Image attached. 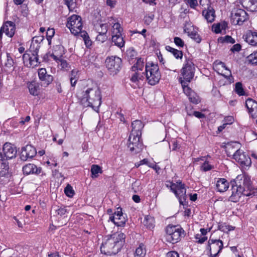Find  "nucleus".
Segmentation results:
<instances>
[{
    "label": "nucleus",
    "instance_id": "obj_6",
    "mask_svg": "<svg viewBox=\"0 0 257 257\" xmlns=\"http://www.w3.org/2000/svg\"><path fill=\"white\" fill-rule=\"evenodd\" d=\"M195 70L194 64L192 60L186 58L184 64L181 70V74L183 77V80L190 82L194 76Z\"/></svg>",
    "mask_w": 257,
    "mask_h": 257
},
{
    "label": "nucleus",
    "instance_id": "obj_3",
    "mask_svg": "<svg viewBox=\"0 0 257 257\" xmlns=\"http://www.w3.org/2000/svg\"><path fill=\"white\" fill-rule=\"evenodd\" d=\"M239 178V176L236 178L234 182L235 184H232V194L230 197L231 201L234 202L238 201L242 195L249 196L253 193L252 192V187L250 184L248 180L246 178H244L243 181L244 186L242 187L240 182H237Z\"/></svg>",
    "mask_w": 257,
    "mask_h": 257
},
{
    "label": "nucleus",
    "instance_id": "obj_47",
    "mask_svg": "<svg viewBox=\"0 0 257 257\" xmlns=\"http://www.w3.org/2000/svg\"><path fill=\"white\" fill-rule=\"evenodd\" d=\"M54 34H55V30L54 29L49 28L47 30V32H46V37H47V39L48 41L49 45L51 44V39L54 36Z\"/></svg>",
    "mask_w": 257,
    "mask_h": 257
},
{
    "label": "nucleus",
    "instance_id": "obj_62",
    "mask_svg": "<svg viewBox=\"0 0 257 257\" xmlns=\"http://www.w3.org/2000/svg\"><path fill=\"white\" fill-rule=\"evenodd\" d=\"M78 71L77 70H72L70 78H73V79H78Z\"/></svg>",
    "mask_w": 257,
    "mask_h": 257
},
{
    "label": "nucleus",
    "instance_id": "obj_64",
    "mask_svg": "<svg viewBox=\"0 0 257 257\" xmlns=\"http://www.w3.org/2000/svg\"><path fill=\"white\" fill-rule=\"evenodd\" d=\"M225 123L227 124H231L234 121V118L231 116H228L225 118Z\"/></svg>",
    "mask_w": 257,
    "mask_h": 257
},
{
    "label": "nucleus",
    "instance_id": "obj_26",
    "mask_svg": "<svg viewBox=\"0 0 257 257\" xmlns=\"http://www.w3.org/2000/svg\"><path fill=\"white\" fill-rule=\"evenodd\" d=\"M202 15L208 23H212L214 21L215 11L212 8L203 11Z\"/></svg>",
    "mask_w": 257,
    "mask_h": 257
},
{
    "label": "nucleus",
    "instance_id": "obj_19",
    "mask_svg": "<svg viewBox=\"0 0 257 257\" xmlns=\"http://www.w3.org/2000/svg\"><path fill=\"white\" fill-rule=\"evenodd\" d=\"M245 106L252 117H257V102L251 98H248L245 101Z\"/></svg>",
    "mask_w": 257,
    "mask_h": 257
},
{
    "label": "nucleus",
    "instance_id": "obj_60",
    "mask_svg": "<svg viewBox=\"0 0 257 257\" xmlns=\"http://www.w3.org/2000/svg\"><path fill=\"white\" fill-rule=\"evenodd\" d=\"M212 29L216 34H218L221 32V28L219 24L216 25H213L212 26Z\"/></svg>",
    "mask_w": 257,
    "mask_h": 257
},
{
    "label": "nucleus",
    "instance_id": "obj_58",
    "mask_svg": "<svg viewBox=\"0 0 257 257\" xmlns=\"http://www.w3.org/2000/svg\"><path fill=\"white\" fill-rule=\"evenodd\" d=\"M44 40V37L42 36H35L32 39V42L35 43H41Z\"/></svg>",
    "mask_w": 257,
    "mask_h": 257
},
{
    "label": "nucleus",
    "instance_id": "obj_50",
    "mask_svg": "<svg viewBox=\"0 0 257 257\" xmlns=\"http://www.w3.org/2000/svg\"><path fill=\"white\" fill-rule=\"evenodd\" d=\"M154 19V15L151 14L149 15H146L144 17V21L145 23L149 25H150Z\"/></svg>",
    "mask_w": 257,
    "mask_h": 257
},
{
    "label": "nucleus",
    "instance_id": "obj_27",
    "mask_svg": "<svg viewBox=\"0 0 257 257\" xmlns=\"http://www.w3.org/2000/svg\"><path fill=\"white\" fill-rule=\"evenodd\" d=\"M108 25L107 23H97L94 25L95 31L98 34H106L108 31Z\"/></svg>",
    "mask_w": 257,
    "mask_h": 257
},
{
    "label": "nucleus",
    "instance_id": "obj_28",
    "mask_svg": "<svg viewBox=\"0 0 257 257\" xmlns=\"http://www.w3.org/2000/svg\"><path fill=\"white\" fill-rule=\"evenodd\" d=\"M31 56V53L30 54L28 53V51H27L25 53L23 54V59L24 63L26 66L34 68L36 67V64H35V62L34 61H33L32 60L31 61H30Z\"/></svg>",
    "mask_w": 257,
    "mask_h": 257
},
{
    "label": "nucleus",
    "instance_id": "obj_40",
    "mask_svg": "<svg viewBox=\"0 0 257 257\" xmlns=\"http://www.w3.org/2000/svg\"><path fill=\"white\" fill-rule=\"evenodd\" d=\"M38 49L37 48H36L35 50H34L33 52H32L31 51H29V53H31V60L33 61H34L36 64V66H38V65L40 63V62L38 61Z\"/></svg>",
    "mask_w": 257,
    "mask_h": 257
},
{
    "label": "nucleus",
    "instance_id": "obj_10",
    "mask_svg": "<svg viewBox=\"0 0 257 257\" xmlns=\"http://www.w3.org/2000/svg\"><path fill=\"white\" fill-rule=\"evenodd\" d=\"M122 29L121 28L119 23H116L112 26V41L114 45L119 48H121L124 45V41L121 36V32Z\"/></svg>",
    "mask_w": 257,
    "mask_h": 257
},
{
    "label": "nucleus",
    "instance_id": "obj_59",
    "mask_svg": "<svg viewBox=\"0 0 257 257\" xmlns=\"http://www.w3.org/2000/svg\"><path fill=\"white\" fill-rule=\"evenodd\" d=\"M188 115H191L192 114L189 113L188 112ZM192 115H194L195 117L199 118H204L205 117V115L203 113H202L199 111H193Z\"/></svg>",
    "mask_w": 257,
    "mask_h": 257
},
{
    "label": "nucleus",
    "instance_id": "obj_20",
    "mask_svg": "<svg viewBox=\"0 0 257 257\" xmlns=\"http://www.w3.org/2000/svg\"><path fill=\"white\" fill-rule=\"evenodd\" d=\"M240 3L247 10L257 12V0H240Z\"/></svg>",
    "mask_w": 257,
    "mask_h": 257
},
{
    "label": "nucleus",
    "instance_id": "obj_30",
    "mask_svg": "<svg viewBox=\"0 0 257 257\" xmlns=\"http://www.w3.org/2000/svg\"><path fill=\"white\" fill-rule=\"evenodd\" d=\"M127 146L132 153L137 154L142 150L143 144L142 143H137L136 142L134 144H128Z\"/></svg>",
    "mask_w": 257,
    "mask_h": 257
},
{
    "label": "nucleus",
    "instance_id": "obj_21",
    "mask_svg": "<svg viewBox=\"0 0 257 257\" xmlns=\"http://www.w3.org/2000/svg\"><path fill=\"white\" fill-rule=\"evenodd\" d=\"M2 27H5L3 32L5 33L6 35L10 37H12L14 36L15 31V27L13 22L7 21Z\"/></svg>",
    "mask_w": 257,
    "mask_h": 257
},
{
    "label": "nucleus",
    "instance_id": "obj_63",
    "mask_svg": "<svg viewBox=\"0 0 257 257\" xmlns=\"http://www.w3.org/2000/svg\"><path fill=\"white\" fill-rule=\"evenodd\" d=\"M166 257H179V255L177 252L171 251L166 254Z\"/></svg>",
    "mask_w": 257,
    "mask_h": 257
},
{
    "label": "nucleus",
    "instance_id": "obj_48",
    "mask_svg": "<svg viewBox=\"0 0 257 257\" xmlns=\"http://www.w3.org/2000/svg\"><path fill=\"white\" fill-rule=\"evenodd\" d=\"M229 227H230V225H227L225 223H220L218 225V229L223 232H226L234 229L233 227H231V229H229Z\"/></svg>",
    "mask_w": 257,
    "mask_h": 257
},
{
    "label": "nucleus",
    "instance_id": "obj_5",
    "mask_svg": "<svg viewBox=\"0 0 257 257\" xmlns=\"http://www.w3.org/2000/svg\"><path fill=\"white\" fill-rule=\"evenodd\" d=\"M167 241L173 244L179 241L185 235L183 229L179 225H169L166 229Z\"/></svg>",
    "mask_w": 257,
    "mask_h": 257
},
{
    "label": "nucleus",
    "instance_id": "obj_9",
    "mask_svg": "<svg viewBox=\"0 0 257 257\" xmlns=\"http://www.w3.org/2000/svg\"><path fill=\"white\" fill-rule=\"evenodd\" d=\"M121 59L116 56H111L106 58L105 60L106 67L111 74L115 75L120 70L121 66Z\"/></svg>",
    "mask_w": 257,
    "mask_h": 257
},
{
    "label": "nucleus",
    "instance_id": "obj_46",
    "mask_svg": "<svg viewBox=\"0 0 257 257\" xmlns=\"http://www.w3.org/2000/svg\"><path fill=\"white\" fill-rule=\"evenodd\" d=\"M220 40L222 43L234 44L235 42V40L228 35L225 36L224 37H220Z\"/></svg>",
    "mask_w": 257,
    "mask_h": 257
},
{
    "label": "nucleus",
    "instance_id": "obj_4",
    "mask_svg": "<svg viewBox=\"0 0 257 257\" xmlns=\"http://www.w3.org/2000/svg\"><path fill=\"white\" fill-rule=\"evenodd\" d=\"M145 69L146 77L148 83L151 85L157 84L161 77L158 64L148 62L146 64Z\"/></svg>",
    "mask_w": 257,
    "mask_h": 257
},
{
    "label": "nucleus",
    "instance_id": "obj_29",
    "mask_svg": "<svg viewBox=\"0 0 257 257\" xmlns=\"http://www.w3.org/2000/svg\"><path fill=\"white\" fill-rule=\"evenodd\" d=\"M0 163V177H4L8 174L9 164L6 160H1Z\"/></svg>",
    "mask_w": 257,
    "mask_h": 257
},
{
    "label": "nucleus",
    "instance_id": "obj_8",
    "mask_svg": "<svg viewBox=\"0 0 257 257\" xmlns=\"http://www.w3.org/2000/svg\"><path fill=\"white\" fill-rule=\"evenodd\" d=\"M170 188L179 199L180 204L184 205L187 199L186 189L185 185L182 184L181 182H177L176 184H172Z\"/></svg>",
    "mask_w": 257,
    "mask_h": 257
},
{
    "label": "nucleus",
    "instance_id": "obj_15",
    "mask_svg": "<svg viewBox=\"0 0 257 257\" xmlns=\"http://www.w3.org/2000/svg\"><path fill=\"white\" fill-rule=\"evenodd\" d=\"M38 73L39 78L41 81L42 85L47 86L53 81V77L47 73L45 68L39 69Z\"/></svg>",
    "mask_w": 257,
    "mask_h": 257
},
{
    "label": "nucleus",
    "instance_id": "obj_25",
    "mask_svg": "<svg viewBox=\"0 0 257 257\" xmlns=\"http://www.w3.org/2000/svg\"><path fill=\"white\" fill-rule=\"evenodd\" d=\"M245 40L249 45L254 46L257 45V33L249 32L245 36Z\"/></svg>",
    "mask_w": 257,
    "mask_h": 257
},
{
    "label": "nucleus",
    "instance_id": "obj_45",
    "mask_svg": "<svg viewBox=\"0 0 257 257\" xmlns=\"http://www.w3.org/2000/svg\"><path fill=\"white\" fill-rule=\"evenodd\" d=\"M144 77L142 75L138 72H135L131 77V81L133 82L136 83L140 80H143Z\"/></svg>",
    "mask_w": 257,
    "mask_h": 257
},
{
    "label": "nucleus",
    "instance_id": "obj_18",
    "mask_svg": "<svg viewBox=\"0 0 257 257\" xmlns=\"http://www.w3.org/2000/svg\"><path fill=\"white\" fill-rule=\"evenodd\" d=\"M50 57L53 59L54 60L56 61L58 65L61 67V69L67 70L69 68V64L67 62L62 58V54L58 55L56 53V51H55V53L49 55Z\"/></svg>",
    "mask_w": 257,
    "mask_h": 257
},
{
    "label": "nucleus",
    "instance_id": "obj_22",
    "mask_svg": "<svg viewBox=\"0 0 257 257\" xmlns=\"http://www.w3.org/2000/svg\"><path fill=\"white\" fill-rule=\"evenodd\" d=\"M229 187V183L224 178H219L216 183V188L217 191L224 192L226 191Z\"/></svg>",
    "mask_w": 257,
    "mask_h": 257
},
{
    "label": "nucleus",
    "instance_id": "obj_61",
    "mask_svg": "<svg viewBox=\"0 0 257 257\" xmlns=\"http://www.w3.org/2000/svg\"><path fill=\"white\" fill-rule=\"evenodd\" d=\"M126 53L127 57H130L131 58L135 57L136 54V51L131 48L126 51Z\"/></svg>",
    "mask_w": 257,
    "mask_h": 257
},
{
    "label": "nucleus",
    "instance_id": "obj_16",
    "mask_svg": "<svg viewBox=\"0 0 257 257\" xmlns=\"http://www.w3.org/2000/svg\"><path fill=\"white\" fill-rule=\"evenodd\" d=\"M207 248L210 252H217L219 253L223 247V242L220 239H213L210 238L208 240Z\"/></svg>",
    "mask_w": 257,
    "mask_h": 257
},
{
    "label": "nucleus",
    "instance_id": "obj_12",
    "mask_svg": "<svg viewBox=\"0 0 257 257\" xmlns=\"http://www.w3.org/2000/svg\"><path fill=\"white\" fill-rule=\"evenodd\" d=\"M233 158L239 163L242 167H249L251 166V161L250 157L240 149L235 151Z\"/></svg>",
    "mask_w": 257,
    "mask_h": 257
},
{
    "label": "nucleus",
    "instance_id": "obj_32",
    "mask_svg": "<svg viewBox=\"0 0 257 257\" xmlns=\"http://www.w3.org/2000/svg\"><path fill=\"white\" fill-rule=\"evenodd\" d=\"M143 224L148 228H153L155 226L154 217L151 216H146L143 221Z\"/></svg>",
    "mask_w": 257,
    "mask_h": 257
},
{
    "label": "nucleus",
    "instance_id": "obj_17",
    "mask_svg": "<svg viewBox=\"0 0 257 257\" xmlns=\"http://www.w3.org/2000/svg\"><path fill=\"white\" fill-rule=\"evenodd\" d=\"M41 167H37L33 164H28L23 167V171L25 175L39 174L41 172Z\"/></svg>",
    "mask_w": 257,
    "mask_h": 257
},
{
    "label": "nucleus",
    "instance_id": "obj_24",
    "mask_svg": "<svg viewBox=\"0 0 257 257\" xmlns=\"http://www.w3.org/2000/svg\"><path fill=\"white\" fill-rule=\"evenodd\" d=\"M132 130L131 134L142 135V130L144 127V124L140 120H136L132 123Z\"/></svg>",
    "mask_w": 257,
    "mask_h": 257
},
{
    "label": "nucleus",
    "instance_id": "obj_43",
    "mask_svg": "<svg viewBox=\"0 0 257 257\" xmlns=\"http://www.w3.org/2000/svg\"><path fill=\"white\" fill-rule=\"evenodd\" d=\"M15 250L12 248L4 249L1 252L3 257H13L15 254Z\"/></svg>",
    "mask_w": 257,
    "mask_h": 257
},
{
    "label": "nucleus",
    "instance_id": "obj_56",
    "mask_svg": "<svg viewBox=\"0 0 257 257\" xmlns=\"http://www.w3.org/2000/svg\"><path fill=\"white\" fill-rule=\"evenodd\" d=\"M201 170L206 172L210 170L212 167L207 162H205L201 167Z\"/></svg>",
    "mask_w": 257,
    "mask_h": 257
},
{
    "label": "nucleus",
    "instance_id": "obj_11",
    "mask_svg": "<svg viewBox=\"0 0 257 257\" xmlns=\"http://www.w3.org/2000/svg\"><path fill=\"white\" fill-rule=\"evenodd\" d=\"M230 18L232 24L240 25L247 19V14L244 10L236 9L232 11Z\"/></svg>",
    "mask_w": 257,
    "mask_h": 257
},
{
    "label": "nucleus",
    "instance_id": "obj_57",
    "mask_svg": "<svg viewBox=\"0 0 257 257\" xmlns=\"http://www.w3.org/2000/svg\"><path fill=\"white\" fill-rule=\"evenodd\" d=\"M241 46L239 44H236L231 47L230 51L233 53L238 52L241 50Z\"/></svg>",
    "mask_w": 257,
    "mask_h": 257
},
{
    "label": "nucleus",
    "instance_id": "obj_14",
    "mask_svg": "<svg viewBox=\"0 0 257 257\" xmlns=\"http://www.w3.org/2000/svg\"><path fill=\"white\" fill-rule=\"evenodd\" d=\"M36 153V150L33 146L27 145L22 148L20 159L23 161H27L29 158H33Z\"/></svg>",
    "mask_w": 257,
    "mask_h": 257
},
{
    "label": "nucleus",
    "instance_id": "obj_23",
    "mask_svg": "<svg viewBox=\"0 0 257 257\" xmlns=\"http://www.w3.org/2000/svg\"><path fill=\"white\" fill-rule=\"evenodd\" d=\"M239 149V144L237 142L228 143L226 146V152L228 156H233L235 151Z\"/></svg>",
    "mask_w": 257,
    "mask_h": 257
},
{
    "label": "nucleus",
    "instance_id": "obj_7",
    "mask_svg": "<svg viewBox=\"0 0 257 257\" xmlns=\"http://www.w3.org/2000/svg\"><path fill=\"white\" fill-rule=\"evenodd\" d=\"M66 26L74 35H78L82 29L81 17L76 15L71 16L68 19Z\"/></svg>",
    "mask_w": 257,
    "mask_h": 257
},
{
    "label": "nucleus",
    "instance_id": "obj_54",
    "mask_svg": "<svg viewBox=\"0 0 257 257\" xmlns=\"http://www.w3.org/2000/svg\"><path fill=\"white\" fill-rule=\"evenodd\" d=\"M7 62L5 63V65L7 67H11L13 65V60L10 57V54L7 53Z\"/></svg>",
    "mask_w": 257,
    "mask_h": 257
},
{
    "label": "nucleus",
    "instance_id": "obj_39",
    "mask_svg": "<svg viewBox=\"0 0 257 257\" xmlns=\"http://www.w3.org/2000/svg\"><path fill=\"white\" fill-rule=\"evenodd\" d=\"M28 87L29 92L33 95H37L38 94V87L34 83H30L28 84Z\"/></svg>",
    "mask_w": 257,
    "mask_h": 257
},
{
    "label": "nucleus",
    "instance_id": "obj_42",
    "mask_svg": "<svg viewBox=\"0 0 257 257\" xmlns=\"http://www.w3.org/2000/svg\"><path fill=\"white\" fill-rule=\"evenodd\" d=\"M248 61L252 65H257V51L254 52L247 57Z\"/></svg>",
    "mask_w": 257,
    "mask_h": 257
},
{
    "label": "nucleus",
    "instance_id": "obj_52",
    "mask_svg": "<svg viewBox=\"0 0 257 257\" xmlns=\"http://www.w3.org/2000/svg\"><path fill=\"white\" fill-rule=\"evenodd\" d=\"M107 39L106 34H98L96 38V40L101 43L105 42Z\"/></svg>",
    "mask_w": 257,
    "mask_h": 257
},
{
    "label": "nucleus",
    "instance_id": "obj_34",
    "mask_svg": "<svg viewBox=\"0 0 257 257\" xmlns=\"http://www.w3.org/2000/svg\"><path fill=\"white\" fill-rule=\"evenodd\" d=\"M179 80L183 88L184 92L188 97L190 94L193 93L194 91L190 87H188L187 83L188 82L183 80L181 78H180Z\"/></svg>",
    "mask_w": 257,
    "mask_h": 257
},
{
    "label": "nucleus",
    "instance_id": "obj_53",
    "mask_svg": "<svg viewBox=\"0 0 257 257\" xmlns=\"http://www.w3.org/2000/svg\"><path fill=\"white\" fill-rule=\"evenodd\" d=\"M189 35L192 39H194L197 43H199L201 40L199 35L195 32H192L190 33Z\"/></svg>",
    "mask_w": 257,
    "mask_h": 257
},
{
    "label": "nucleus",
    "instance_id": "obj_33",
    "mask_svg": "<svg viewBox=\"0 0 257 257\" xmlns=\"http://www.w3.org/2000/svg\"><path fill=\"white\" fill-rule=\"evenodd\" d=\"M101 168L98 165H92L91 167V177L96 178L98 177L99 173H102Z\"/></svg>",
    "mask_w": 257,
    "mask_h": 257
},
{
    "label": "nucleus",
    "instance_id": "obj_49",
    "mask_svg": "<svg viewBox=\"0 0 257 257\" xmlns=\"http://www.w3.org/2000/svg\"><path fill=\"white\" fill-rule=\"evenodd\" d=\"M67 212V210L65 207H60L59 208H58L57 209H55L54 211V215H60V216H62L66 214Z\"/></svg>",
    "mask_w": 257,
    "mask_h": 257
},
{
    "label": "nucleus",
    "instance_id": "obj_1",
    "mask_svg": "<svg viewBox=\"0 0 257 257\" xmlns=\"http://www.w3.org/2000/svg\"><path fill=\"white\" fill-rule=\"evenodd\" d=\"M125 238L122 232H117L111 234L100 247L101 253L108 255L116 254L122 247Z\"/></svg>",
    "mask_w": 257,
    "mask_h": 257
},
{
    "label": "nucleus",
    "instance_id": "obj_13",
    "mask_svg": "<svg viewBox=\"0 0 257 257\" xmlns=\"http://www.w3.org/2000/svg\"><path fill=\"white\" fill-rule=\"evenodd\" d=\"M109 220L117 226H123L126 221V219L123 215L122 209L120 207L117 208V210L114 212L113 215L110 216Z\"/></svg>",
    "mask_w": 257,
    "mask_h": 257
},
{
    "label": "nucleus",
    "instance_id": "obj_51",
    "mask_svg": "<svg viewBox=\"0 0 257 257\" xmlns=\"http://www.w3.org/2000/svg\"><path fill=\"white\" fill-rule=\"evenodd\" d=\"M174 42L176 46L179 47H183L184 46V42L180 38L176 37L174 39Z\"/></svg>",
    "mask_w": 257,
    "mask_h": 257
},
{
    "label": "nucleus",
    "instance_id": "obj_44",
    "mask_svg": "<svg viewBox=\"0 0 257 257\" xmlns=\"http://www.w3.org/2000/svg\"><path fill=\"white\" fill-rule=\"evenodd\" d=\"M65 194L69 197H72L74 194V191L73 190L71 186L68 184L64 189Z\"/></svg>",
    "mask_w": 257,
    "mask_h": 257
},
{
    "label": "nucleus",
    "instance_id": "obj_36",
    "mask_svg": "<svg viewBox=\"0 0 257 257\" xmlns=\"http://www.w3.org/2000/svg\"><path fill=\"white\" fill-rule=\"evenodd\" d=\"M144 59L139 58L137 59V61L136 63L132 67V69L133 71H135L136 70H139L142 71L144 67Z\"/></svg>",
    "mask_w": 257,
    "mask_h": 257
},
{
    "label": "nucleus",
    "instance_id": "obj_38",
    "mask_svg": "<svg viewBox=\"0 0 257 257\" xmlns=\"http://www.w3.org/2000/svg\"><path fill=\"white\" fill-rule=\"evenodd\" d=\"M235 91L239 96H242L245 94V92L242 87V85L241 82H238L236 83Z\"/></svg>",
    "mask_w": 257,
    "mask_h": 257
},
{
    "label": "nucleus",
    "instance_id": "obj_55",
    "mask_svg": "<svg viewBox=\"0 0 257 257\" xmlns=\"http://www.w3.org/2000/svg\"><path fill=\"white\" fill-rule=\"evenodd\" d=\"M195 238L197 239V242L199 243H202L207 240V237L204 236H201V235L200 234H196L195 236Z\"/></svg>",
    "mask_w": 257,
    "mask_h": 257
},
{
    "label": "nucleus",
    "instance_id": "obj_31",
    "mask_svg": "<svg viewBox=\"0 0 257 257\" xmlns=\"http://www.w3.org/2000/svg\"><path fill=\"white\" fill-rule=\"evenodd\" d=\"M166 49L171 52L176 59H182L183 57V52L182 51L178 50L169 46H166Z\"/></svg>",
    "mask_w": 257,
    "mask_h": 257
},
{
    "label": "nucleus",
    "instance_id": "obj_41",
    "mask_svg": "<svg viewBox=\"0 0 257 257\" xmlns=\"http://www.w3.org/2000/svg\"><path fill=\"white\" fill-rule=\"evenodd\" d=\"M189 100L194 104H198L200 102V99L199 97L197 95V94L193 92L188 96Z\"/></svg>",
    "mask_w": 257,
    "mask_h": 257
},
{
    "label": "nucleus",
    "instance_id": "obj_37",
    "mask_svg": "<svg viewBox=\"0 0 257 257\" xmlns=\"http://www.w3.org/2000/svg\"><path fill=\"white\" fill-rule=\"evenodd\" d=\"M141 135L131 134L130 135L128 141V144H134V143H142L140 141V137Z\"/></svg>",
    "mask_w": 257,
    "mask_h": 257
},
{
    "label": "nucleus",
    "instance_id": "obj_2",
    "mask_svg": "<svg viewBox=\"0 0 257 257\" xmlns=\"http://www.w3.org/2000/svg\"><path fill=\"white\" fill-rule=\"evenodd\" d=\"M82 100L88 102V106L98 112L101 104V95L100 89L95 86L88 88L82 92Z\"/></svg>",
    "mask_w": 257,
    "mask_h": 257
},
{
    "label": "nucleus",
    "instance_id": "obj_35",
    "mask_svg": "<svg viewBox=\"0 0 257 257\" xmlns=\"http://www.w3.org/2000/svg\"><path fill=\"white\" fill-rule=\"evenodd\" d=\"M146 253V249L143 243L140 244L139 246L136 249L135 257H144Z\"/></svg>",
    "mask_w": 257,
    "mask_h": 257
}]
</instances>
